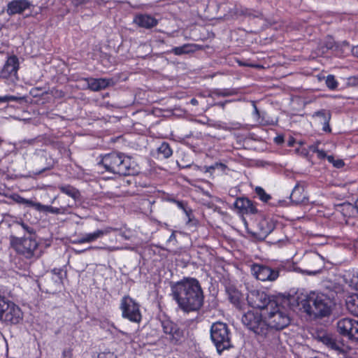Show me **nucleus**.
I'll use <instances>...</instances> for the list:
<instances>
[{
    "mask_svg": "<svg viewBox=\"0 0 358 358\" xmlns=\"http://www.w3.org/2000/svg\"><path fill=\"white\" fill-rule=\"evenodd\" d=\"M171 296L178 308L185 313L196 312L203 306L204 294L199 281L190 277L183 278L171 287Z\"/></svg>",
    "mask_w": 358,
    "mask_h": 358,
    "instance_id": "f257e3e1",
    "label": "nucleus"
},
{
    "mask_svg": "<svg viewBox=\"0 0 358 358\" xmlns=\"http://www.w3.org/2000/svg\"><path fill=\"white\" fill-rule=\"evenodd\" d=\"M191 103L194 105H195L197 103V100L196 99H192Z\"/></svg>",
    "mask_w": 358,
    "mask_h": 358,
    "instance_id": "4d7b16f0",
    "label": "nucleus"
},
{
    "mask_svg": "<svg viewBox=\"0 0 358 358\" xmlns=\"http://www.w3.org/2000/svg\"><path fill=\"white\" fill-rule=\"evenodd\" d=\"M234 206L238 213L241 216L244 224H248L246 216L255 215L259 213L257 208V203L248 197H237L234 202Z\"/></svg>",
    "mask_w": 358,
    "mask_h": 358,
    "instance_id": "ddd939ff",
    "label": "nucleus"
},
{
    "mask_svg": "<svg viewBox=\"0 0 358 358\" xmlns=\"http://www.w3.org/2000/svg\"><path fill=\"white\" fill-rule=\"evenodd\" d=\"M284 268L280 265L276 269L259 264H253L251 266L252 274L259 280L261 281H275L279 276L280 270Z\"/></svg>",
    "mask_w": 358,
    "mask_h": 358,
    "instance_id": "4468645a",
    "label": "nucleus"
},
{
    "mask_svg": "<svg viewBox=\"0 0 358 358\" xmlns=\"http://www.w3.org/2000/svg\"><path fill=\"white\" fill-rule=\"evenodd\" d=\"M200 50H202V46L199 44L185 43L181 46L173 48L171 52L175 55L180 56L182 55L194 53Z\"/></svg>",
    "mask_w": 358,
    "mask_h": 358,
    "instance_id": "393cba45",
    "label": "nucleus"
},
{
    "mask_svg": "<svg viewBox=\"0 0 358 358\" xmlns=\"http://www.w3.org/2000/svg\"><path fill=\"white\" fill-rule=\"evenodd\" d=\"M325 159H327L328 160V162L332 164H334V162L335 161L334 157L333 155H327V157H325Z\"/></svg>",
    "mask_w": 358,
    "mask_h": 358,
    "instance_id": "3c124183",
    "label": "nucleus"
},
{
    "mask_svg": "<svg viewBox=\"0 0 358 358\" xmlns=\"http://www.w3.org/2000/svg\"><path fill=\"white\" fill-rule=\"evenodd\" d=\"M163 333L171 344L176 345L182 343L184 340V330L178 324L164 317L160 320Z\"/></svg>",
    "mask_w": 358,
    "mask_h": 358,
    "instance_id": "9b49d317",
    "label": "nucleus"
},
{
    "mask_svg": "<svg viewBox=\"0 0 358 358\" xmlns=\"http://www.w3.org/2000/svg\"><path fill=\"white\" fill-rule=\"evenodd\" d=\"M31 6L33 5L29 0H12L8 3L6 11L9 16L20 15Z\"/></svg>",
    "mask_w": 358,
    "mask_h": 358,
    "instance_id": "6ab92c4d",
    "label": "nucleus"
},
{
    "mask_svg": "<svg viewBox=\"0 0 358 358\" xmlns=\"http://www.w3.org/2000/svg\"><path fill=\"white\" fill-rule=\"evenodd\" d=\"M236 62L238 63V66H248V67H252V68H255V69L262 68V65L257 64L254 62H250L249 60L236 59Z\"/></svg>",
    "mask_w": 358,
    "mask_h": 358,
    "instance_id": "4c0bfd02",
    "label": "nucleus"
},
{
    "mask_svg": "<svg viewBox=\"0 0 358 358\" xmlns=\"http://www.w3.org/2000/svg\"><path fill=\"white\" fill-rule=\"evenodd\" d=\"M333 166L337 169H341L345 166V163L343 159H335Z\"/></svg>",
    "mask_w": 358,
    "mask_h": 358,
    "instance_id": "a18cd8bd",
    "label": "nucleus"
},
{
    "mask_svg": "<svg viewBox=\"0 0 358 358\" xmlns=\"http://www.w3.org/2000/svg\"><path fill=\"white\" fill-rule=\"evenodd\" d=\"M309 150L312 152L316 153L317 158L320 160L324 159L327 157L325 151L319 148L318 143L310 145Z\"/></svg>",
    "mask_w": 358,
    "mask_h": 358,
    "instance_id": "f704fd0d",
    "label": "nucleus"
},
{
    "mask_svg": "<svg viewBox=\"0 0 358 358\" xmlns=\"http://www.w3.org/2000/svg\"><path fill=\"white\" fill-rule=\"evenodd\" d=\"M241 321L248 329L254 331L256 334L265 338L271 336L273 343H278V336L268 329L265 320L262 319V314L258 311L248 310L243 314Z\"/></svg>",
    "mask_w": 358,
    "mask_h": 358,
    "instance_id": "20e7f679",
    "label": "nucleus"
},
{
    "mask_svg": "<svg viewBox=\"0 0 358 358\" xmlns=\"http://www.w3.org/2000/svg\"><path fill=\"white\" fill-rule=\"evenodd\" d=\"M173 238H175V234H174V232H173L171 234V235L170 236V237L169 238V241H171Z\"/></svg>",
    "mask_w": 358,
    "mask_h": 358,
    "instance_id": "6e6d98bb",
    "label": "nucleus"
},
{
    "mask_svg": "<svg viewBox=\"0 0 358 358\" xmlns=\"http://www.w3.org/2000/svg\"><path fill=\"white\" fill-rule=\"evenodd\" d=\"M40 90H41L40 88H38V87L33 88L31 90V94H32L34 96H37L39 95L38 92L40 91Z\"/></svg>",
    "mask_w": 358,
    "mask_h": 358,
    "instance_id": "8fccbe9b",
    "label": "nucleus"
},
{
    "mask_svg": "<svg viewBox=\"0 0 358 358\" xmlns=\"http://www.w3.org/2000/svg\"><path fill=\"white\" fill-rule=\"evenodd\" d=\"M166 200L168 201L175 203L177 199L175 197L170 196L166 199Z\"/></svg>",
    "mask_w": 358,
    "mask_h": 358,
    "instance_id": "5fc2aeb1",
    "label": "nucleus"
},
{
    "mask_svg": "<svg viewBox=\"0 0 358 358\" xmlns=\"http://www.w3.org/2000/svg\"><path fill=\"white\" fill-rule=\"evenodd\" d=\"M120 309L123 318L135 323L141 322L142 315L140 310V304L129 295H125L122 298Z\"/></svg>",
    "mask_w": 358,
    "mask_h": 358,
    "instance_id": "1a4fd4ad",
    "label": "nucleus"
},
{
    "mask_svg": "<svg viewBox=\"0 0 358 358\" xmlns=\"http://www.w3.org/2000/svg\"><path fill=\"white\" fill-rule=\"evenodd\" d=\"M98 358H114V355L111 352H101L99 354Z\"/></svg>",
    "mask_w": 358,
    "mask_h": 358,
    "instance_id": "49530a36",
    "label": "nucleus"
},
{
    "mask_svg": "<svg viewBox=\"0 0 358 358\" xmlns=\"http://www.w3.org/2000/svg\"><path fill=\"white\" fill-rule=\"evenodd\" d=\"M173 155V150L167 142H162L157 148V158L159 159H168Z\"/></svg>",
    "mask_w": 358,
    "mask_h": 358,
    "instance_id": "c85d7f7f",
    "label": "nucleus"
},
{
    "mask_svg": "<svg viewBox=\"0 0 358 358\" xmlns=\"http://www.w3.org/2000/svg\"><path fill=\"white\" fill-rule=\"evenodd\" d=\"M99 164L107 171L115 174L131 176L136 173L135 162L129 156L122 152H112L106 154Z\"/></svg>",
    "mask_w": 358,
    "mask_h": 358,
    "instance_id": "7ed1b4c3",
    "label": "nucleus"
},
{
    "mask_svg": "<svg viewBox=\"0 0 358 358\" xmlns=\"http://www.w3.org/2000/svg\"><path fill=\"white\" fill-rule=\"evenodd\" d=\"M299 192H300V188L298 186H296L294 188V189H293V191H292V192L291 194V196H290V198L292 200V201L296 202V203H299L300 202V200L296 199V194L298 193H299Z\"/></svg>",
    "mask_w": 358,
    "mask_h": 358,
    "instance_id": "79ce46f5",
    "label": "nucleus"
},
{
    "mask_svg": "<svg viewBox=\"0 0 358 358\" xmlns=\"http://www.w3.org/2000/svg\"><path fill=\"white\" fill-rule=\"evenodd\" d=\"M210 337L219 354L232 347L230 331L225 323H213L210 328Z\"/></svg>",
    "mask_w": 358,
    "mask_h": 358,
    "instance_id": "6e6552de",
    "label": "nucleus"
},
{
    "mask_svg": "<svg viewBox=\"0 0 358 358\" xmlns=\"http://www.w3.org/2000/svg\"><path fill=\"white\" fill-rule=\"evenodd\" d=\"M247 301L248 304L254 308L266 309L267 310L277 302L275 296L257 289L249 292L247 295Z\"/></svg>",
    "mask_w": 358,
    "mask_h": 358,
    "instance_id": "9d476101",
    "label": "nucleus"
},
{
    "mask_svg": "<svg viewBox=\"0 0 358 358\" xmlns=\"http://www.w3.org/2000/svg\"><path fill=\"white\" fill-rule=\"evenodd\" d=\"M325 159H327L328 160V162L332 164H334V162L335 161L334 157L333 155H327V157H325Z\"/></svg>",
    "mask_w": 358,
    "mask_h": 358,
    "instance_id": "603ef678",
    "label": "nucleus"
},
{
    "mask_svg": "<svg viewBox=\"0 0 358 358\" xmlns=\"http://www.w3.org/2000/svg\"><path fill=\"white\" fill-rule=\"evenodd\" d=\"M57 189L63 194L70 196L74 201L80 199L81 194L80 191L69 184H62L57 186Z\"/></svg>",
    "mask_w": 358,
    "mask_h": 358,
    "instance_id": "a878e982",
    "label": "nucleus"
},
{
    "mask_svg": "<svg viewBox=\"0 0 358 358\" xmlns=\"http://www.w3.org/2000/svg\"><path fill=\"white\" fill-rule=\"evenodd\" d=\"M357 203H358V199H357Z\"/></svg>",
    "mask_w": 358,
    "mask_h": 358,
    "instance_id": "69168bd1",
    "label": "nucleus"
},
{
    "mask_svg": "<svg viewBox=\"0 0 358 358\" xmlns=\"http://www.w3.org/2000/svg\"><path fill=\"white\" fill-rule=\"evenodd\" d=\"M248 15H250V12L247 8L239 9L238 8H234L231 9L227 14L224 15V19L225 20H235L237 19L239 16Z\"/></svg>",
    "mask_w": 358,
    "mask_h": 358,
    "instance_id": "7c9ffc66",
    "label": "nucleus"
},
{
    "mask_svg": "<svg viewBox=\"0 0 358 358\" xmlns=\"http://www.w3.org/2000/svg\"><path fill=\"white\" fill-rule=\"evenodd\" d=\"M219 105L222 106H224V103H219Z\"/></svg>",
    "mask_w": 358,
    "mask_h": 358,
    "instance_id": "e2e57ef3",
    "label": "nucleus"
},
{
    "mask_svg": "<svg viewBox=\"0 0 358 358\" xmlns=\"http://www.w3.org/2000/svg\"><path fill=\"white\" fill-rule=\"evenodd\" d=\"M175 204L185 214L187 219V222H191L194 218V215L192 210L188 206L187 203L186 201L177 199Z\"/></svg>",
    "mask_w": 358,
    "mask_h": 358,
    "instance_id": "2f4dec72",
    "label": "nucleus"
},
{
    "mask_svg": "<svg viewBox=\"0 0 358 358\" xmlns=\"http://www.w3.org/2000/svg\"><path fill=\"white\" fill-rule=\"evenodd\" d=\"M229 299L230 301L236 306H239L241 303L240 300V294L237 292H234L233 293H230L229 296Z\"/></svg>",
    "mask_w": 358,
    "mask_h": 358,
    "instance_id": "58836bf2",
    "label": "nucleus"
},
{
    "mask_svg": "<svg viewBox=\"0 0 358 358\" xmlns=\"http://www.w3.org/2000/svg\"><path fill=\"white\" fill-rule=\"evenodd\" d=\"M265 322L272 332V329L281 330L290 323V317L287 309L278 301L267 310Z\"/></svg>",
    "mask_w": 358,
    "mask_h": 358,
    "instance_id": "39448f33",
    "label": "nucleus"
},
{
    "mask_svg": "<svg viewBox=\"0 0 358 358\" xmlns=\"http://www.w3.org/2000/svg\"><path fill=\"white\" fill-rule=\"evenodd\" d=\"M29 16H34V15H31V14H29V15H27L26 17H29Z\"/></svg>",
    "mask_w": 358,
    "mask_h": 358,
    "instance_id": "052dcab7",
    "label": "nucleus"
},
{
    "mask_svg": "<svg viewBox=\"0 0 358 358\" xmlns=\"http://www.w3.org/2000/svg\"><path fill=\"white\" fill-rule=\"evenodd\" d=\"M248 235L257 240L262 241L274 229V225H244Z\"/></svg>",
    "mask_w": 358,
    "mask_h": 358,
    "instance_id": "dca6fc26",
    "label": "nucleus"
},
{
    "mask_svg": "<svg viewBox=\"0 0 358 358\" xmlns=\"http://www.w3.org/2000/svg\"><path fill=\"white\" fill-rule=\"evenodd\" d=\"M255 192L262 202L267 203L271 199V196L267 194L262 187H256Z\"/></svg>",
    "mask_w": 358,
    "mask_h": 358,
    "instance_id": "72a5a7b5",
    "label": "nucleus"
},
{
    "mask_svg": "<svg viewBox=\"0 0 358 358\" xmlns=\"http://www.w3.org/2000/svg\"><path fill=\"white\" fill-rule=\"evenodd\" d=\"M4 103L3 96H0V103Z\"/></svg>",
    "mask_w": 358,
    "mask_h": 358,
    "instance_id": "13d9d810",
    "label": "nucleus"
},
{
    "mask_svg": "<svg viewBox=\"0 0 358 358\" xmlns=\"http://www.w3.org/2000/svg\"><path fill=\"white\" fill-rule=\"evenodd\" d=\"M304 311L310 316L323 318L331 315L336 306L334 299L322 292H311L301 301Z\"/></svg>",
    "mask_w": 358,
    "mask_h": 358,
    "instance_id": "f03ea898",
    "label": "nucleus"
},
{
    "mask_svg": "<svg viewBox=\"0 0 358 358\" xmlns=\"http://www.w3.org/2000/svg\"><path fill=\"white\" fill-rule=\"evenodd\" d=\"M134 22L139 27L152 29L158 24V20L148 14H138L134 18Z\"/></svg>",
    "mask_w": 358,
    "mask_h": 358,
    "instance_id": "412c9836",
    "label": "nucleus"
},
{
    "mask_svg": "<svg viewBox=\"0 0 358 358\" xmlns=\"http://www.w3.org/2000/svg\"><path fill=\"white\" fill-rule=\"evenodd\" d=\"M62 357L63 358H72L73 349L71 348L64 349L62 352Z\"/></svg>",
    "mask_w": 358,
    "mask_h": 358,
    "instance_id": "37998d69",
    "label": "nucleus"
},
{
    "mask_svg": "<svg viewBox=\"0 0 358 358\" xmlns=\"http://www.w3.org/2000/svg\"><path fill=\"white\" fill-rule=\"evenodd\" d=\"M285 139L282 135H278L274 138V142L278 145H281L284 143Z\"/></svg>",
    "mask_w": 358,
    "mask_h": 358,
    "instance_id": "09e8293b",
    "label": "nucleus"
},
{
    "mask_svg": "<svg viewBox=\"0 0 358 358\" xmlns=\"http://www.w3.org/2000/svg\"><path fill=\"white\" fill-rule=\"evenodd\" d=\"M341 212L344 217L351 218L358 216V203L357 206L347 203L341 206Z\"/></svg>",
    "mask_w": 358,
    "mask_h": 358,
    "instance_id": "cd10ccee",
    "label": "nucleus"
},
{
    "mask_svg": "<svg viewBox=\"0 0 358 358\" xmlns=\"http://www.w3.org/2000/svg\"><path fill=\"white\" fill-rule=\"evenodd\" d=\"M19 59L16 55L9 56L1 70V76L5 78H17Z\"/></svg>",
    "mask_w": 358,
    "mask_h": 358,
    "instance_id": "a211bd4d",
    "label": "nucleus"
},
{
    "mask_svg": "<svg viewBox=\"0 0 358 358\" xmlns=\"http://www.w3.org/2000/svg\"><path fill=\"white\" fill-rule=\"evenodd\" d=\"M10 245L17 254L27 259L38 258L40 256L38 243L31 236L22 238L12 236Z\"/></svg>",
    "mask_w": 358,
    "mask_h": 358,
    "instance_id": "423d86ee",
    "label": "nucleus"
},
{
    "mask_svg": "<svg viewBox=\"0 0 358 358\" xmlns=\"http://www.w3.org/2000/svg\"><path fill=\"white\" fill-rule=\"evenodd\" d=\"M294 141V138H292V141H289V143H288V145L289 146H292V142Z\"/></svg>",
    "mask_w": 358,
    "mask_h": 358,
    "instance_id": "bf43d9fd",
    "label": "nucleus"
},
{
    "mask_svg": "<svg viewBox=\"0 0 358 358\" xmlns=\"http://www.w3.org/2000/svg\"><path fill=\"white\" fill-rule=\"evenodd\" d=\"M24 99V96H17L14 95H6L3 96L4 103L9 101L20 102Z\"/></svg>",
    "mask_w": 358,
    "mask_h": 358,
    "instance_id": "ea45409f",
    "label": "nucleus"
},
{
    "mask_svg": "<svg viewBox=\"0 0 358 358\" xmlns=\"http://www.w3.org/2000/svg\"><path fill=\"white\" fill-rule=\"evenodd\" d=\"M345 305L348 311L353 315H358V294H352L347 296Z\"/></svg>",
    "mask_w": 358,
    "mask_h": 358,
    "instance_id": "bb28decb",
    "label": "nucleus"
},
{
    "mask_svg": "<svg viewBox=\"0 0 358 358\" xmlns=\"http://www.w3.org/2000/svg\"><path fill=\"white\" fill-rule=\"evenodd\" d=\"M348 224V220H346L345 221V224Z\"/></svg>",
    "mask_w": 358,
    "mask_h": 358,
    "instance_id": "0e129e2a",
    "label": "nucleus"
},
{
    "mask_svg": "<svg viewBox=\"0 0 358 358\" xmlns=\"http://www.w3.org/2000/svg\"><path fill=\"white\" fill-rule=\"evenodd\" d=\"M23 319V313L13 301L0 296V321L6 325L19 324Z\"/></svg>",
    "mask_w": 358,
    "mask_h": 358,
    "instance_id": "0eeeda50",
    "label": "nucleus"
},
{
    "mask_svg": "<svg viewBox=\"0 0 358 358\" xmlns=\"http://www.w3.org/2000/svg\"><path fill=\"white\" fill-rule=\"evenodd\" d=\"M338 333L349 340L358 341V321L350 317L340 319L336 323Z\"/></svg>",
    "mask_w": 358,
    "mask_h": 358,
    "instance_id": "f8f14e48",
    "label": "nucleus"
},
{
    "mask_svg": "<svg viewBox=\"0 0 358 358\" xmlns=\"http://www.w3.org/2000/svg\"><path fill=\"white\" fill-rule=\"evenodd\" d=\"M115 229L112 227H106L104 229H96V231L87 233L79 236L77 239L72 241L74 244H82L85 243H92L110 234Z\"/></svg>",
    "mask_w": 358,
    "mask_h": 358,
    "instance_id": "f3484780",
    "label": "nucleus"
},
{
    "mask_svg": "<svg viewBox=\"0 0 358 358\" xmlns=\"http://www.w3.org/2000/svg\"><path fill=\"white\" fill-rule=\"evenodd\" d=\"M254 113L260 124L264 126L275 124V121H274L273 118L267 117L265 113H261L255 105L254 106Z\"/></svg>",
    "mask_w": 358,
    "mask_h": 358,
    "instance_id": "c756f323",
    "label": "nucleus"
},
{
    "mask_svg": "<svg viewBox=\"0 0 358 358\" xmlns=\"http://www.w3.org/2000/svg\"><path fill=\"white\" fill-rule=\"evenodd\" d=\"M71 5L76 8L85 6L91 2L92 0H69Z\"/></svg>",
    "mask_w": 358,
    "mask_h": 358,
    "instance_id": "a19ab883",
    "label": "nucleus"
},
{
    "mask_svg": "<svg viewBox=\"0 0 358 358\" xmlns=\"http://www.w3.org/2000/svg\"><path fill=\"white\" fill-rule=\"evenodd\" d=\"M22 227L27 232L30 234V236L35 234L34 229L30 225H22Z\"/></svg>",
    "mask_w": 358,
    "mask_h": 358,
    "instance_id": "de8ad7c7",
    "label": "nucleus"
},
{
    "mask_svg": "<svg viewBox=\"0 0 358 358\" xmlns=\"http://www.w3.org/2000/svg\"><path fill=\"white\" fill-rule=\"evenodd\" d=\"M326 85L329 90H334L338 87V83L334 76L328 75L326 78Z\"/></svg>",
    "mask_w": 358,
    "mask_h": 358,
    "instance_id": "c9c22d12",
    "label": "nucleus"
},
{
    "mask_svg": "<svg viewBox=\"0 0 358 358\" xmlns=\"http://www.w3.org/2000/svg\"><path fill=\"white\" fill-rule=\"evenodd\" d=\"M84 80L87 83L88 88L93 92H98L107 88L110 85V79L86 78Z\"/></svg>",
    "mask_w": 358,
    "mask_h": 358,
    "instance_id": "4be33fe9",
    "label": "nucleus"
},
{
    "mask_svg": "<svg viewBox=\"0 0 358 358\" xmlns=\"http://www.w3.org/2000/svg\"><path fill=\"white\" fill-rule=\"evenodd\" d=\"M155 203V201L154 199L143 196L136 197L133 201L134 210L139 211L145 215L152 213V208Z\"/></svg>",
    "mask_w": 358,
    "mask_h": 358,
    "instance_id": "aec40b11",
    "label": "nucleus"
},
{
    "mask_svg": "<svg viewBox=\"0 0 358 358\" xmlns=\"http://www.w3.org/2000/svg\"><path fill=\"white\" fill-rule=\"evenodd\" d=\"M313 117H315L318 118L319 122L322 124V129L323 131L326 133H331V128L329 125V122L331 120V115L329 111L326 110L324 109H322L315 112Z\"/></svg>",
    "mask_w": 358,
    "mask_h": 358,
    "instance_id": "b1692460",
    "label": "nucleus"
},
{
    "mask_svg": "<svg viewBox=\"0 0 358 358\" xmlns=\"http://www.w3.org/2000/svg\"><path fill=\"white\" fill-rule=\"evenodd\" d=\"M206 171L213 173L216 170L222 174H227L229 169L228 166L222 162H215L213 164L209 166H206Z\"/></svg>",
    "mask_w": 358,
    "mask_h": 358,
    "instance_id": "473e14b6",
    "label": "nucleus"
},
{
    "mask_svg": "<svg viewBox=\"0 0 358 358\" xmlns=\"http://www.w3.org/2000/svg\"><path fill=\"white\" fill-rule=\"evenodd\" d=\"M85 250H83L79 251V252H78V253H81V252H84V251H85Z\"/></svg>",
    "mask_w": 358,
    "mask_h": 358,
    "instance_id": "680f3d73",
    "label": "nucleus"
},
{
    "mask_svg": "<svg viewBox=\"0 0 358 358\" xmlns=\"http://www.w3.org/2000/svg\"><path fill=\"white\" fill-rule=\"evenodd\" d=\"M317 339L331 350L337 351L339 353H345L347 346L340 340H337L334 336L326 332H320L317 336Z\"/></svg>",
    "mask_w": 358,
    "mask_h": 358,
    "instance_id": "2eb2a0df",
    "label": "nucleus"
},
{
    "mask_svg": "<svg viewBox=\"0 0 358 358\" xmlns=\"http://www.w3.org/2000/svg\"><path fill=\"white\" fill-rule=\"evenodd\" d=\"M120 231V236L126 240L129 239L133 235L132 232L130 230L125 229L122 231V229H121Z\"/></svg>",
    "mask_w": 358,
    "mask_h": 358,
    "instance_id": "c03bdc74",
    "label": "nucleus"
},
{
    "mask_svg": "<svg viewBox=\"0 0 358 358\" xmlns=\"http://www.w3.org/2000/svg\"><path fill=\"white\" fill-rule=\"evenodd\" d=\"M352 52L354 56L358 58V45L352 48Z\"/></svg>",
    "mask_w": 358,
    "mask_h": 358,
    "instance_id": "864d4df0",
    "label": "nucleus"
},
{
    "mask_svg": "<svg viewBox=\"0 0 358 358\" xmlns=\"http://www.w3.org/2000/svg\"><path fill=\"white\" fill-rule=\"evenodd\" d=\"M237 93L238 90L236 89H222L217 90L215 94L219 96L226 97L235 95Z\"/></svg>",
    "mask_w": 358,
    "mask_h": 358,
    "instance_id": "e433bc0d",
    "label": "nucleus"
},
{
    "mask_svg": "<svg viewBox=\"0 0 358 358\" xmlns=\"http://www.w3.org/2000/svg\"><path fill=\"white\" fill-rule=\"evenodd\" d=\"M34 205L38 211L45 213L64 215L71 213L69 206H61L59 208H57L52 206L43 205L41 203H36Z\"/></svg>",
    "mask_w": 358,
    "mask_h": 358,
    "instance_id": "5701e85b",
    "label": "nucleus"
}]
</instances>
